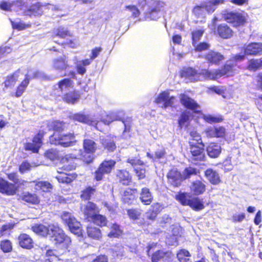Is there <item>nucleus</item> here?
<instances>
[{
    "label": "nucleus",
    "mask_w": 262,
    "mask_h": 262,
    "mask_svg": "<svg viewBox=\"0 0 262 262\" xmlns=\"http://www.w3.org/2000/svg\"><path fill=\"white\" fill-rule=\"evenodd\" d=\"M46 125L49 130L54 133L49 137L50 144L63 147L75 145L77 143L76 135L73 133H63L66 128V123L56 120L46 121Z\"/></svg>",
    "instance_id": "obj_1"
},
{
    "label": "nucleus",
    "mask_w": 262,
    "mask_h": 262,
    "mask_svg": "<svg viewBox=\"0 0 262 262\" xmlns=\"http://www.w3.org/2000/svg\"><path fill=\"white\" fill-rule=\"evenodd\" d=\"M180 102L187 110L182 111L177 120L179 128H187L193 118L192 113L196 114L201 113V106L194 99L185 93L179 95Z\"/></svg>",
    "instance_id": "obj_2"
},
{
    "label": "nucleus",
    "mask_w": 262,
    "mask_h": 262,
    "mask_svg": "<svg viewBox=\"0 0 262 262\" xmlns=\"http://www.w3.org/2000/svg\"><path fill=\"white\" fill-rule=\"evenodd\" d=\"M7 178L13 183L9 182L5 179L0 178V193L2 194L12 196L16 194L19 189L25 186L27 181L19 179V176L16 172L6 173Z\"/></svg>",
    "instance_id": "obj_3"
},
{
    "label": "nucleus",
    "mask_w": 262,
    "mask_h": 262,
    "mask_svg": "<svg viewBox=\"0 0 262 262\" xmlns=\"http://www.w3.org/2000/svg\"><path fill=\"white\" fill-rule=\"evenodd\" d=\"M175 199L183 206H188L194 211H200L205 208L204 203L198 197H194L187 192L179 191Z\"/></svg>",
    "instance_id": "obj_4"
},
{
    "label": "nucleus",
    "mask_w": 262,
    "mask_h": 262,
    "mask_svg": "<svg viewBox=\"0 0 262 262\" xmlns=\"http://www.w3.org/2000/svg\"><path fill=\"white\" fill-rule=\"evenodd\" d=\"M188 161L194 165H199L206 160L205 144H199L189 145Z\"/></svg>",
    "instance_id": "obj_5"
},
{
    "label": "nucleus",
    "mask_w": 262,
    "mask_h": 262,
    "mask_svg": "<svg viewBox=\"0 0 262 262\" xmlns=\"http://www.w3.org/2000/svg\"><path fill=\"white\" fill-rule=\"evenodd\" d=\"M116 161L113 159L104 160L93 173V179L96 182L101 181L105 175L110 174L114 169Z\"/></svg>",
    "instance_id": "obj_6"
},
{
    "label": "nucleus",
    "mask_w": 262,
    "mask_h": 262,
    "mask_svg": "<svg viewBox=\"0 0 262 262\" xmlns=\"http://www.w3.org/2000/svg\"><path fill=\"white\" fill-rule=\"evenodd\" d=\"M222 16L225 21L235 28L243 26L247 23L245 16L238 12L224 10L222 13Z\"/></svg>",
    "instance_id": "obj_7"
},
{
    "label": "nucleus",
    "mask_w": 262,
    "mask_h": 262,
    "mask_svg": "<svg viewBox=\"0 0 262 262\" xmlns=\"http://www.w3.org/2000/svg\"><path fill=\"white\" fill-rule=\"evenodd\" d=\"M46 133L44 129H39L33 137L31 142H28L24 144V149L34 154H38L43 145V138Z\"/></svg>",
    "instance_id": "obj_8"
},
{
    "label": "nucleus",
    "mask_w": 262,
    "mask_h": 262,
    "mask_svg": "<svg viewBox=\"0 0 262 262\" xmlns=\"http://www.w3.org/2000/svg\"><path fill=\"white\" fill-rule=\"evenodd\" d=\"M51 232L52 233L51 237L56 245H62L66 248L69 247L71 243V238L65 234L61 229L52 225L51 226Z\"/></svg>",
    "instance_id": "obj_9"
},
{
    "label": "nucleus",
    "mask_w": 262,
    "mask_h": 262,
    "mask_svg": "<svg viewBox=\"0 0 262 262\" xmlns=\"http://www.w3.org/2000/svg\"><path fill=\"white\" fill-rule=\"evenodd\" d=\"M61 219L68 226L71 232L75 234L81 233V224L71 213L63 212L61 215Z\"/></svg>",
    "instance_id": "obj_10"
},
{
    "label": "nucleus",
    "mask_w": 262,
    "mask_h": 262,
    "mask_svg": "<svg viewBox=\"0 0 262 262\" xmlns=\"http://www.w3.org/2000/svg\"><path fill=\"white\" fill-rule=\"evenodd\" d=\"M166 178L168 184L173 187H180L184 181L182 173L175 167L168 171Z\"/></svg>",
    "instance_id": "obj_11"
},
{
    "label": "nucleus",
    "mask_w": 262,
    "mask_h": 262,
    "mask_svg": "<svg viewBox=\"0 0 262 262\" xmlns=\"http://www.w3.org/2000/svg\"><path fill=\"white\" fill-rule=\"evenodd\" d=\"M162 6L160 2L151 1L148 5V9L144 13V18L146 20H157L160 17V13Z\"/></svg>",
    "instance_id": "obj_12"
},
{
    "label": "nucleus",
    "mask_w": 262,
    "mask_h": 262,
    "mask_svg": "<svg viewBox=\"0 0 262 262\" xmlns=\"http://www.w3.org/2000/svg\"><path fill=\"white\" fill-rule=\"evenodd\" d=\"M203 58L210 65L219 66L225 60V56L221 53L211 50L206 53Z\"/></svg>",
    "instance_id": "obj_13"
},
{
    "label": "nucleus",
    "mask_w": 262,
    "mask_h": 262,
    "mask_svg": "<svg viewBox=\"0 0 262 262\" xmlns=\"http://www.w3.org/2000/svg\"><path fill=\"white\" fill-rule=\"evenodd\" d=\"M174 96H170L168 91H163L159 93L154 102L156 104H162L163 108L172 107L175 100Z\"/></svg>",
    "instance_id": "obj_14"
},
{
    "label": "nucleus",
    "mask_w": 262,
    "mask_h": 262,
    "mask_svg": "<svg viewBox=\"0 0 262 262\" xmlns=\"http://www.w3.org/2000/svg\"><path fill=\"white\" fill-rule=\"evenodd\" d=\"M180 76L189 82L200 80L201 73L192 67H184L180 71Z\"/></svg>",
    "instance_id": "obj_15"
},
{
    "label": "nucleus",
    "mask_w": 262,
    "mask_h": 262,
    "mask_svg": "<svg viewBox=\"0 0 262 262\" xmlns=\"http://www.w3.org/2000/svg\"><path fill=\"white\" fill-rule=\"evenodd\" d=\"M214 34L224 39L232 38L234 34V31L227 24H220L214 28Z\"/></svg>",
    "instance_id": "obj_16"
},
{
    "label": "nucleus",
    "mask_w": 262,
    "mask_h": 262,
    "mask_svg": "<svg viewBox=\"0 0 262 262\" xmlns=\"http://www.w3.org/2000/svg\"><path fill=\"white\" fill-rule=\"evenodd\" d=\"M138 191L136 188H127L123 192L121 201L124 204L131 205L138 197Z\"/></svg>",
    "instance_id": "obj_17"
},
{
    "label": "nucleus",
    "mask_w": 262,
    "mask_h": 262,
    "mask_svg": "<svg viewBox=\"0 0 262 262\" xmlns=\"http://www.w3.org/2000/svg\"><path fill=\"white\" fill-rule=\"evenodd\" d=\"M236 70L235 64L231 62L229 60H227L221 68L218 69L220 77L233 76Z\"/></svg>",
    "instance_id": "obj_18"
},
{
    "label": "nucleus",
    "mask_w": 262,
    "mask_h": 262,
    "mask_svg": "<svg viewBox=\"0 0 262 262\" xmlns=\"http://www.w3.org/2000/svg\"><path fill=\"white\" fill-rule=\"evenodd\" d=\"M205 134L209 138H224L226 136V130L224 126H211L205 130Z\"/></svg>",
    "instance_id": "obj_19"
},
{
    "label": "nucleus",
    "mask_w": 262,
    "mask_h": 262,
    "mask_svg": "<svg viewBox=\"0 0 262 262\" xmlns=\"http://www.w3.org/2000/svg\"><path fill=\"white\" fill-rule=\"evenodd\" d=\"M82 94V92L80 93L77 90H74L64 93L61 97L62 100L66 103L74 104L79 100Z\"/></svg>",
    "instance_id": "obj_20"
},
{
    "label": "nucleus",
    "mask_w": 262,
    "mask_h": 262,
    "mask_svg": "<svg viewBox=\"0 0 262 262\" xmlns=\"http://www.w3.org/2000/svg\"><path fill=\"white\" fill-rule=\"evenodd\" d=\"M244 53L247 55H258L262 54V43L251 42L243 47Z\"/></svg>",
    "instance_id": "obj_21"
},
{
    "label": "nucleus",
    "mask_w": 262,
    "mask_h": 262,
    "mask_svg": "<svg viewBox=\"0 0 262 262\" xmlns=\"http://www.w3.org/2000/svg\"><path fill=\"white\" fill-rule=\"evenodd\" d=\"M116 179L119 183L124 186H129L132 182V177L126 169L117 170L116 173Z\"/></svg>",
    "instance_id": "obj_22"
},
{
    "label": "nucleus",
    "mask_w": 262,
    "mask_h": 262,
    "mask_svg": "<svg viewBox=\"0 0 262 262\" xmlns=\"http://www.w3.org/2000/svg\"><path fill=\"white\" fill-rule=\"evenodd\" d=\"M18 245L23 249L30 250L34 247L32 238L28 234L20 233L17 237Z\"/></svg>",
    "instance_id": "obj_23"
},
{
    "label": "nucleus",
    "mask_w": 262,
    "mask_h": 262,
    "mask_svg": "<svg viewBox=\"0 0 262 262\" xmlns=\"http://www.w3.org/2000/svg\"><path fill=\"white\" fill-rule=\"evenodd\" d=\"M52 67L54 70L59 71L67 70L70 67L68 57L63 55L54 58L52 61Z\"/></svg>",
    "instance_id": "obj_24"
},
{
    "label": "nucleus",
    "mask_w": 262,
    "mask_h": 262,
    "mask_svg": "<svg viewBox=\"0 0 262 262\" xmlns=\"http://www.w3.org/2000/svg\"><path fill=\"white\" fill-rule=\"evenodd\" d=\"M100 209L95 203L88 201L84 206L83 214L85 219L90 221L95 214L100 212Z\"/></svg>",
    "instance_id": "obj_25"
},
{
    "label": "nucleus",
    "mask_w": 262,
    "mask_h": 262,
    "mask_svg": "<svg viewBox=\"0 0 262 262\" xmlns=\"http://www.w3.org/2000/svg\"><path fill=\"white\" fill-rule=\"evenodd\" d=\"M59 175L55 178L59 183L69 184L75 181L78 177V174L76 172L66 173L58 171Z\"/></svg>",
    "instance_id": "obj_26"
},
{
    "label": "nucleus",
    "mask_w": 262,
    "mask_h": 262,
    "mask_svg": "<svg viewBox=\"0 0 262 262\" xmlns=\"http://www.w3.org/2000/svg\"><path fill=\"white\" fill-rule=\"evenodd\" d=\"M190 189L194 195L198 196L205 192L206 186L203 181L197 180L191 183Z\"/></svg>",
    "instance_id": "obj_27"
},
{
    "label": "nucleus",
    "mask_w": 262,
    "mask_h": 262,
    "mask_svg": "<svg viewBox=\"0 0 262 262\" xmlns=\"http://www.w3.org/2000/svg\"><path fill=\"white\" fill-rule=\"evenodd\" d=\"M19 199L21 201L32 205H38L40 201L39 197L36 194L29 191L21 193Z\"/></svg>",
    "instance_id": "obj_28"
},
{
    "label": "nucleus",
    "mask_w": 262,
    "mask_h": 262,
    "mask_svg": "<svg viewBox=\"0 0 262 262\" xmlns=\"http://www.w3.org/2000/svg\"><path fill=\"white\" fill-rule=\"evenodd\" d=\"M204 176L212 185H218L222 182L219 174L212 168L207 169L204 171Z\"/></svg>",
    "instance_id": "obj_29"
},
{
    "label": "nucleus",
    "mask_w": 262,
    "mask_h": 262,
    "mask_svg": "<svg viewBox=\"0 0 262 262\" xmlns=\"http://www.w3.org/2000/svg\"><path fill=\"white\" fill-rule=\"evenodd\" d=\"M83 149L85 154L93 155L97 150V144L92 138L83 140Z\"/></svg>",
    "instance_id": "obj_30"
},
{
    "label": "nucleus",
    "mask_w": 262,
    "mask_h": 262,
    "mask_svg": "<svg viewBox=\"0 0 262 262\" xmlns=\"http://www.w3.org/2000/svg\"><path fill=\"white\" fill-rule=\"evenodd\" d=\"M35 185L36 191L44 193L51 192L53 188V185L48 181L34 180L32 182Z\"/></svg>",
    "instance_id": "obj_31"
},
{
    "label": "nucleus",
    "mask_w": 262,
    "mask_h": 262,
    "mask_svg": "<svg viewBox=\"0 0 262 262\" xmlns=\"http://www.w3.org/2000/svg\"><path fill=\"white\" fill-rule=\"evenodd\" d=\"M153 195L150 189L147 187H143L141 189L139 199L144 205H149L153 201Z\"/></svg>",
    "instance_id": "obj_32"
},
{
    "label": "nucleus",
    "mask_w": 262,
    "mask_h": 262,
    "mask_svg": "<svg viewBox=\"0 0 262 262\" xmlns=\"http://www.w3.org/2000/svg\"><path fill=\"white\" fill-rule=\"evenodd\" d=\"M41 6L39 2L33 4L24 11V15L29 17L41 15L43 14Z\"/></svg>",
    "instance_id": "obj_33"
},
{
    "label": "nucleus",
    "mask_w": 262,
    "mask_h": 262,
    "mask_svg": "<svg viewBox=\"0 0 262 262\" xmlns=\"http://www.w3.org/2000/svg\"><path fill=\"white\" fill-rule=\"evenodd\" d=\"M52 225L46 226L41 224H35L31 227V230L37 234L46 237L50 234V231L51 232V226Z\"/></svg>",
    "instance_id": "obj_34"
},
{
    "label": "nucleus",
    "mask_w": 262,
    "mask_h": 262,
    "mask_svg": "<svg viewBox=\"0 0 262 262\" xmlns=\"http://www.w3.org/2000/svg\"><path fill=\"white\" fill-rule=\"evenodd\" d=\"M101 143L104 149L107 152H114L116 149L117 146L112 137L108 136L101 139Z\"/></svg>",
    "instance_id": "obj_35"
},
{
    "label": "nucleus",
    "mask_w": 262,
    "mask_h": 262,
    "mask_svg": "<svg viewBox=\"0 0 262 262\" xmlns=\"http://www.w3.org/2000/svg\"><path fill=\"white\" fill-rule=\"evenodd\" d=\"M201 76H202L205 79L216 80L221 78L218 69L213 70L208 69H202L201 72Z\"/></svg>",
    "instance_id": "obj_36"
},
{
    "label": "nucleus",
    "mask_w": 262,
    "mask_h": 262,
    "mask_svg": "<svg viewBox=\"0 0 262 262\" xmlns=\"http://www.w3.org/2000/svg\"><path fill=\"white\" fill-rule=\"evenodd\" d=\"M74 121L79 122L82 123L92 125L94 122V120L88 115L82 113H75L71 116Z\"/></svg>",
    "instance_id": "obj_37"
},
{
    "label": "nucleus",
    "mask_w": 262,
    "mask_h": 262,
    "mask_svg": "<svg viewBox=\"0 0 262 262\" xmlns=\"http://www.w3.org/2000/svg\"><path fill=\"white\" fill-rule=\"evenodd\" d=\"M96 188L94 186H87L80 192V198L82 200L86 201L92 199L93 195L96 192Z\"/></svg>",
    "instance_id": "obj_38"
},
{
    "label": "nucleus",
    "mask_w": 262,
    "mask_h": 262,
    "mask_svg": "<svg viewBox=\"0 0 262 262\" xmlns=\"http://www.w3.org/2000/svg\"><path fill=\"white\" fill-rule=\"evenodd\" d=\"M19 73V70H17L15 71L14 72H13V73L8 75L6 77V78L4 82L5 88H12L15 85L16 82L18 80V78L19 76V75H18Z\"/></svg>",
    "instance_id": "obj_39"
},
{
    "label": "nucleus",
    "mask_w": 262,
    "mask_h": 262,
    "mask_svg": "<svg viewBox=\"0 0 262 262\" xmlns=\"http://www.w3.org/2000/svg\"><path fill=\"white\" fill-rule=\"evenodd\" d=\"M146 156L151 159L152 162L159 161L162 159L166 158V151L164 148L161 149H158L155 152L154 155H152L149 152L146 153Z\"/></svg>",
    "instance_id": "obj_40"
},
{
    "label": "nucleus",
    "mask_w": 262,
    "mask_h": 262,
    "mask_svg": "<svg viewBox=\"0 0 262 262\" xmlns=\"http://www.w3.org/2000/svg\"><path fill=\"white\" fill-rule=\"evenodd\" d=\"M73 34L70 31L64 29L63 27H60L55 29L53 32L52 37L53 38L59 37L64 39L67 37H72Z\"/></svg>",
    "instance_id": "obj_41"
},
{
    "label": "nucleus",
    "mask_w": 262,
    "mask_h": 262,
    "mask_svg": "<svg viewBox=\"0 0 262 262\" xmlns=\"http://www.w3.org/2000/svg\"><path fill=\"white\" fill-rule=\"evenodd\" d=\"M30 82V78L28 75H26L23 80L17 85L14 96L16 97H20L26 91Z\"/></svg>",
    "instance_id": "obj_42"
},
{
    "label": "nucleus",
    "mask_w": 262,
    "mask_h": 262,
    "mask_svg": "<svg viewBox=\"0 0 262 262\" xmlns=\"http://www.w3.org/2000/svg\"><path fill=\"white\" fill-rule=\"evenodd\" d=\"M110 231L107 234V236L110 238H119L123 234V231L120 228V226L117 223H113L110 227Z\"/></svg>",
    "instance_id": "obj_43"
},
{
    "label": "nucleus",
    "mask_w": 262,
    "mask_h": 262,
    "mask_svg": "<svg viewBox=\"0 0 262 262\" xmlns=\"http://www.w3.org/2000/svg\"><path fill=\"white\" fill-rule=\"evenodd\" d=\"M89 222H92L100 227L106 226L107 223L106 217L99 213L95 214Z\"/></svg>",
    "instance_id": "obj_44"
},
{
    "label": "nucleus",
    "mask_w": 262,
    "mask_h": 262,
    "mask_svg": "<svg viewBox=\"0 0 262 262\" xmlns=\"http://www.w3.org/2000/svg\"><path fill=\"white\" fill-rule=\"evenodd\" d=\"M160 204L158 203H154L151 205L152 209H149L147 212V219L154 221L157 217V214L159 212Z\"/></svg>",
    "instance_id": "obj_45"
},
{
    "label": "nucleus",
    "mask_w": 262,
    "mask_h": 262,
    "mask_svg": "<svg viewBox=\"0 0 262 262\" xmlns=\"http://www.w3.org/2000/svg\"><path fill=\"white\" fill-rule=\"evenodd\" d=\"M124 247L122 244L117 243L111 246L109 249L112 255L114 257H121L123 256Z\"/></svg>",
    "instance_id": "obj_46"
},
{
    "label": "nucleus",
    "mask_w": 262,
    "mask_h": 262,
    "mask_svg": "<svg viewBox=\"0 0 262 262\" xmlns=\"http://www.w3.org/2000/svg\"><path fill=\"white\" fill-rule=\"evenodd\" d=\"M57 85L59 90L63 92L66 89L73 88L74 81L70 78H64L59 80Z\"/></svg>",
    "instance_id": "obj_47"
},
{
    "label": "nucleus",
    "mask_w": 262,
    "mask_h": 262,
    "mask_svg": "<svg viewBox=\"0 0 262 262\" xmlns=\"http://www.w3.org/2000/svg\"><path fill=\"white\" fill-rule=\"evenodd\" d=\"M208 156L212 158H217L221 152V147L215 144H210L207 148Z\"/></svg>",
    "instance_id": "obj_48"
},
{
    "label": "nucleus",
    "mask_w": 262,
    "mask_h": 262,
    "mask_svg": "<svg viewBox=\"0 0 262 262\" xmlns=\"http://www.w3.org/2000/svg\"><path fill=\"white\" fill-rule=\"evenodd\" d=\"M262 68V59H251L249 60L247 69L250 71H256Z\"/></svg>",
    "instance_id": "obj_49"
},
{
    "label": "nucleus",
    "mask_w": 262,
    "mask_h": 262,
    "mask_svg": "<svg viewBox=\"0 0 262 262\" xmlns=\"http://www.w3.org/2000/svg\"><path fill=\"white\" fill-rule=\"evenodd\" d=\"M86 233L88 236L93 239H100L102 237L100 229L95 227H89L87 228Z\"/></svg>",
    "instance_id": "obj_50"
},
{
    "label": "nucleus",
    "mask_w": 262,
    "mask_h": 262,
    "mask_svg": "<svg viewBox=\"0 0 262 262\" xmlns=\"http://www.w3.org/2000/svg\"><path fill=\"white\" fill-rule=\"evenodd\" d=\"M127 215L129 219L133 221H137L140 219L141 210L136 208H130L126 210Z\"/></svg>",
    "instance_id": "obj_51"
},
{
    "label": "nucleus",
    "mask_w": 262,
    "mask_h": 262,
    "mask_svg": "<svg viewBox=\"0 0 262 262\" xmlns=\"http://www.w3.org/2000/svg\"><path fill=\"white\" fill-rule=\"evenodd\" d=\"M190 138L189 139L188 144L191 145L192 144L196 145V143L204 144L202 140L201 136L196 130H191L189 133Z\"/></svg>",
    "instance_id": "obj_52"
},
{
    "label": "nucleus",
    "mask_w": 262,
    "mask_h": 262,
    "mask_svg": "<svg viewBox=\"0 0 262 262\" xmlns=\"http://www.w3.org/2000/svg\"><path fill=\"white\" fill-rule=\"evenodd\" d=\"M176 256L180 262H187L190 260L191 254L188 250L181 249L178 251Z\"/></svg>",
    "instance_id": "obj_53"
},
{
    "label": "nucleus",
    "mask_w": 262,
    "mask_h": 262,
    "mask_svg": "<svg viewBox=\"0 0 262 262\" xmlns=\"http://www.w3.org/2000/svg\"><path fill=\"white\" fill-rule=\"evenodd\" d=\"M45 158L51 161L58 160L59 159V151L56 149L50 148L45 151L43 154Z\"/></svg>",
    "instance_id": "obj_54"
},
{
    "label": "nucleus",
    "mask_w": 262,
    "mask_h": 262,
    "mask_svg": "<svg viewBox=\"0 0 262 262\" xmlns=\"http://www.w3.org/2000/svg\"><path fill=\"white\" fill-rule=\"evenodd\" d=\"M205 30L203 29H196L191 32L192 45L196 44L201 39Z\"/></svg>",
    "instance_id": "obj_55"
},
{
    "label": "nucleus",
    "mask_w": 262,
    "mask_h": 262,
    "mask_svg": "<svg viewBox=\"0 0 262 262\" xmlns=\"http://www.w3.org/2000/svg\"><path fill=\"white\" fill-rule=\"evenodd\" d=\"M0 249L4 253H10L13 250L12 242L7 239L2 240L0 242Z\"/></svg>",
    "instance_id": "obj_56"
},
{
    "label": "nucleus",
    "mask_w": 262,
    "mask_h": 262,
    "mask_svg": "<svg viewBox=\"0 0 262 262\" xmlns=\"http://www.w3.org/2000/svg\"><path fill=\"white\" fill-rule=\"evenodd\" d=\"M168 254V252H164L162 250H158L151 255V262H159Z\"/></svg>",
    "instance_id": "obj_57"
},
{
    "label": "nucleus",
    "mask_w": 262,
    "mask_h": 262,
    "mask_svg": "<svg viewBox=\"0 0 262 262\" xmlns=\"http://www.w3.org/2000/svg\"><path fill=\"white\" fill-rule=\"evenodd\" d=\"M199 172V170L196 168L188 167L185 168L182 173L184 181L189 179L192 176L196 175Z\"/></svg>",
    "instance_id": "obj_58"
},
{
    "label": "nucleus",
    "mask_w": 262,
    "mask_h": 262,
    "mask_svg": "<svg viewBox=\"0 0 262 262\" xmlns=\"http://www.w3.org/2000/svg\"><path fill=\"white\" fill-rule=\"evenodd\" d=\"M32 166L28 160H24L18 166V171L21 174L30 172Z\"/></svg>",
    "instance_id": "obj_59"
},
{
    "label": "nucleus",
    "mask_w": 262,
    "mask_h": 262,
    "mask_svg": "<svg viewBox=\"0 0 262 262\" xmlns=\"http://www.w3.org/2000/svg\"><path fill=\"white\" fill-rule=\"evenodd\" d=\"M203 119L206 122L210 124L220 123L223 121V118L221 115L213 116L207 115L204 116Z\"/></svg>",
    "instance_id": "obj_60"
},
{
    "label": "nucleus",
    "mask_w": 262,
    "mask_h": 262,
    "mask_svg": "<svg viewBox=\"0 0 262 262\" xmlns=\"http://www.w3.org/2000/svg\"><path fill=\"white\" fill-rule=\"evenodd\" d=\"M10 23L12 26V28L13 29L17 30L18 31H21L25 30L26 28H30L31 26V24H25L23 21L15 22L10 19Z\"/></svg>",
    "instance_id": "obj_61"
},
{
    "label": "nucleus",
    "mask_w": 262,
    "mask_h": 262,
    "mask_svg": "<svg viewBox=\"0 0 262 262\" xmlns=\"http://www.w3.org/2000/svg\"><path fill=\"white\" fill-rule=\"evenodd\" d=\"M192 46L195 52H202L203 51L207 50L210 47V44L206 41L198 42Z\"/></svg>",
    "instance_id": "obj_62"
},
{
    "label": "nucleus",
    "mask_w": 262,
    "mask_h": 262,
    "mask_svg": "<svg viewBox=\"0 0 262 262\" xmlns=\"http://www.w3.org/2000/svg\"><path fill=\"white\" fill-rule=\"evenodd\" d=\"M205 9L203 5L195 6L192 10V14L196 17L200 18L204 15Z\"/></svg>",
    "instance_id": "obj_63"
},
{
    "label": "nucleus",
    "mask_w": 262,
    "mask_h": 262,
    "mask_svg": "<svg viewBox=\"0 0 262 262\" xmlns=\"http://www.w3.org/2000/svg\"><path fill=\"white\" fill-rule=\"evenodd\" d=\"M54 42L63 47V48H65L66 46H68L71 48L75 49L77 46L75 39H69L67 41H63L61 42L54 41Z\"/></svg>",
    "instance_id": "obj_64"
}]
</instances>
